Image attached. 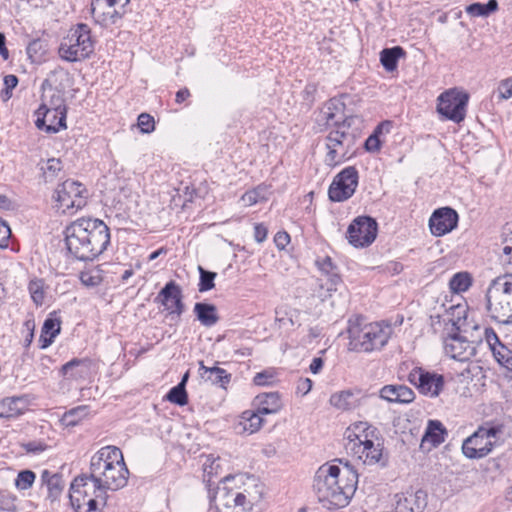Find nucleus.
Segmentation results:
<instances>
[{
    "instance_id": "nucleus-1",
    "label": "nucleus",
    "mask_w": 512,
    "mask_h": 512,
    "mask_svg": "<svg viewBox=\"0 0 512 512\" xmlns=\"http://www.w3.org/2000/svg\"><path fill=\"white\" fill-rule=\"evenodd\" d=\"M358 483V474L346 466L322 465L316 472L314 488L324 508H342L348 505Z\"/></svg>"
},
{
    "instance_id": "nucleus-56",
    "label": "nucleus",
    "mask_w": 512,
    "mask_h": 512,
    "mask_svg": "<svg viewBox=\"0 0 512 512\" xmlns=\"http://www.w3.org/2000/svg\"><path fill=\"white\" fill-rule=\"evenodd\" d=\"M15 499L12 495H0V511H15Z\"/></svg>"
},
{
    "instance_id": "nucleus-63",
    "label": "nucleus",
    "mask_w": 512,
    "mask_h": 512,
    "mask_svg": "<svg viewBox=\"0 0 512 512\" xmlns=\"http://www.w3.org/2000/svg\"><path fill=\"white\" fill-rule=\"evenodd\" d=\"M254 237L257 242H263L267 237V228L263 224L255 225Z\"/></svg>"
},
{
    "instance_id": "nucleus-59",
    "label": "nucleus",
    "mask_w": 512,
    "mask_h": 512,
    "mask_svg": "<svg viewBox=\"0 0 512 512\" xmlns=\"http://www.w3.org/2000/svg\"><path fill=\"white\" fill-rule=\"evenodd\" d=\"M99 395V386H83L80 389V396L86 399H96Z\"/></svg>"
},
{
    "instance_id": "nucleus-60",
    "label": "nucleus",
    "mask_w": 512,
    "mask_h": 512,
    "mask_svg": "<svg viewBox=\"0 0 512 512\" xmlns=\"http://www.w3.org/2000/svg\"><path fill=\"white\" fill-rule=\"evenodd\" d=\"M274 242L279 249H284L290 242V236L285 231H279L274 237Z\"/></svg>"
},
{
    "instance_id": "nucleus-38",
    "label": "nucleus",
    "mask_w": 512,
    "mask_h": 512,
    "mask_svg": "<svg viewBox=\"0 0 512 512\" xmlns=\"http://www.w3.org/2000/svg\"><path fill=\"white\" fill-rule=\"evenodd\" d=\"M200 370H203L201 373V377L204 381H210L212 383H218V382H230L231 381V375L228 374L224 369L219 367H213V368H206L202 366Z\"/></svg>"
},
{
    "instance_id": "nucleus-54",
    "label": "nucleus",
    "mask_w": 512,
    "mask_h": 512,
    "mask_svg": "<svg viewBox=\"0 0 512 512\" xmlns=\"http://www.w3.org/2000/svg\"><path fill=\"white\" fill-rule=\"evenodd\" d=\"M138 126L143 133H151L154 130V119L146 113H142L138 117Z\"/></svg>"
},
{
    "instance_id": "nucleus-31",
    "label": "nucleus",
    "mask_w": 512,
    "mask_h": 512,
    "mask_svg": "<svg viewBox=\"0 0 512 512\" xmlns=\"http://www.w3.org/2000/svg\"><path fill=\"white\" fill-rule=\"evenodd\" d=\"M194 313L200 323L207 327L215 325L219 320L217 309L212 304L198 302L194 306Z\"/></svg>"
},
{
    "instance_id": "nucleus-22",
    "label": "nucleus",
    "mask_w": 512,
    "mask_h": 512,
    "mask_svg": "<svg viewBox=\"0 0 512 512\" xmlns=\"http://www.w3.org/2000/svg\"><path fill=\"white\" fill-rule=\"evenodd\" d=\"M158 298L171 314L181 315L184 311L181 288L174 282H168L159 292Z\"/></svg>"
},
{
    "instance_id": "nucleus-16",
    "label": "nucleus",
    "mask_w": 512,
    "mask_h": 512,
    "mask_svg": "<svg viewBox=\"0 0 512 512\" xmlns=\"http://www.w3.org/2000/svg\"><path fill=\"white\" fill-rule=\"evenodd\" d=\"M344 109L345 104L340 99L332 98L323 105L316 121L319 125L344 129L346 122Z\"/></svg>"
},
{
    "instance_id": "nucleus-32",
    "label": "nucleus",
    "mask_w": 512,
    "mask_h": 512,
    "mask_svg": "<svg viewBox=\"0 0 512 512\" xmlns=\"http://www.w3.org/2000/svg\"><path fill=\"white\" fill-rule=\"evenodd\" d=\"M502 235L506 243L512 242V223L504 226ZM499 260L506 274H512V245L506 244L503 247Z\"/></svg>"
},
{
    "instance_id": "nucleus-47",
    "label": "nucleus",
    "mask_w": 512,
    "mask_h": 512,
    "mask_svg": "<svg viewBox=\"0 0 512 512\" xmlns=\"http://www.w3.org/2000/svg\"><path fill=\"white\" fill-rule=\"evenodd\" d=\"M64 488V483L62 476L59 474H53L51 479L48 481V497L51 500H56L62 493Z\"/></svg>"
},
{
    "instance_id": "nucleus-61",
    "label": "nucleus",
    "mask_w": 512,
    "mask_h": 512,
    "mask_svg": "<svg viewBox=\"0 0 512 512\" xmlns=\"http://www.w3.org/2000/svg\"><path fill=\"white\" fill-rule=\"evenodd\" d=\"M421 394L430 395L431 397H437L443 386H416Z\"/></svg>"
},
{
    "instance_id": "nucleus-43",
    "label": "nucleus",
    "mask_w": 512,
    "mask_h": 512,
    "mask_svg": "<svg viewBox=\"0 0 512 512\" xmlns=\"http://www.w3.org/2000/svg\"><path fill=\"white\" fill-rule=\"evenodd\" d=\"M480 330L482 331V342H486L487 346L489 347L490 350H492L497 360L501 362L502 359H504V355H502L500 351H497L496 345H499L501 348L503 347L500 345L496 333L492 329L488 328L480 327Z\"/></svg>"
},
{
    "instance_id": "nucleus-2",
    "label": "nucleus",
    "mask_w": 512,
    "mask_h": 512,
    "mask_svg": "<svg viewBox=\"0 0 512 512\" xmlns=\"http://www.w3.org/2000/svg\"><path fill=\"white\" fill-rule=\"evenodd\" d=\"M109 242V228L99 219L81 218L65 230L67 250L81 261L94 260L103 253Z\"/></svg>"
},
{
    "instance_id": "nucleus-52",
    "label": "nucleus",
    "mask_w": 512,
    "mask_h": 512,
    "mask_svg": "<svg viewBox=\"0 0 512 512\" xmlns=\"http://www.w3.org/2000/svg\"><path fill=\"white\" fill-rule=\"evenodd\" d=\"M276 371L273 368L257 373L254 377V384H272L275 381ZM279 381V379H276Z\"/></svg>"
},
{
    "instance_id": "nucleus-34",
    "label": "nucleus",
    "mask_w": 512,
    "mask_h": 512,
    "mask_svg": "<svg viewBox=\"0 0 512 512\" xmlns=\"http://www.w3.org/2000/svg\"><path fill=\"white\" fill-rule=\"evenodd\" d=\"M60 332V321L56 318H48L45 320L42 327V334L40 340L43 342L42 348L48 347L53 339Z\"/></svg>"
},
{
    "instance_id": "nucleus-20",
    "label": "nucleus",
    "mask_w": 512,
    "mask_h": 512,
    "mask_svg": "<svg viewBox=\"0 0 512 512\" xmlns=\"http://www.w3.org/2000/svg\"><path fill=\"white\" fill-rule=\"evenodd\" d=\"M316 264L319 270L322 272L324 278H321L320 288L325 291L327 294L320 292L319 297L323 300L327 297V295L331 296L332 292L337 291V286L341 283V278L337 272V268L332 263L330 257H324L316 261Z\"/></svg>"
},
{
    "instance_id": "nucleus-48",
    "label": "nucleus",
    "mask_w": 512,
    "mask_h": 512,
    "mask_svg": "<svg viewBox=\"0 0 512 512\" xmlns=\"http://www.w3.org/2000/svg\"><path fill=\"white\" fill-rule=\"evenodd\" d=\"M80 280L87 287H95L102 282V277L98 270L92 269L81 272Z\"/></svg>"
},
{
    "instance_id": "nucleus-45",
    "label": "nucleus",
    "mask_w": 512,
    "mask_h": 512,
    "mask_svg": "<svg viewBox=\"0 0 512 512\" xmlns=\"http://www.w3.org/2000/svg\"><path fill=\"white\" fill-rule=\"evenodd\" d=\"M186 386H173L166 394L165 399L179 406H184L188 402Z\"/></svg>"
},
{
    "instance_id": "nucleus-17",
    "label": "nucleus",
    "mask_w": 512,
    "mask_h": 512,
    "mask_svg": "<svg viewBox=\"0 0 512 512\" xmlns=\"http://www.w3.org/2000/svg\"><path fill=\"white\" fill-rule=\"evenodd\" d=\"M375 432L376 429L368 422L358 421L351 424L344 433L346 451L351 453L355 451L358 446L367 444L368 441L375 437Z\"/></svg>"
},
{
    "instance_id": "nucleus-44",
    "label": "nucleus",
    "mask_w": 512,
    "mask_h": 512,
    "mask_svg": "<svg viewBox=\"0 0 512 512\" xmlns=\"http://www.w3.org/2000/svg\"><path fill=\"white\" fill-rule=\"evenodd\" d=\"M449 285L453 292H464L471 286V278L468 273L460 272L451 278Z\"/></svg>"
},
{
    "instance_id": "nucleus-6",
    "label": "nucleus",
    "mask_w": 512,
    "mask_h": 512,
    "mask_svg": "<svg viewBox=\"0 0 512 512\" xmlns=\"http://www.w3.org/2000/svg\"><path fill=\"white\" fill-rule=\"evenodd\" d=\"M489 317L502 324L512 323V274L498 276L486 292Z\"/></svg>"
},
{
    "instance_id": "nucleus-28",
    "label": "nucleus",
    "mask_w": 512,
    "mask_h": 512,
    "mask_svg": "<svg viewBox=\"0 0 512 512\" xmlns=\"http://www.w3.org/2000/svg\"><path fill=\"white\" fill-rule=\"evenodd\" d=\"M373 439L374 438L368 441L367 444L358 446L355 451L351 452L352 455L356 456L359 460L367 465L378 463L382 457L381 444L379 442L375 444Z\"/></svg>"
},
{
    "instance_id": "nucleus-12",
    "label": "nucleus",
    "mask_w": 512,
    "mask_h": 512,
    "mask_svg": "<svg viewBox=\"0 0 512 512\" xmlns=\"http://www.w3.org/2000/svg\"><path fill=\"white\" fill-rule=\"evenodd\" d=\"M469 95L456 88L443 92L438 97L437 111L445 118L460 123L466 116Z\"/></svg>"
},
{
    "instance_id": "nucleus-26",
    "label": "nucleus",
    "mask_w": 512,
    "mask_h": 512,
    "mask_svg": "<svg viewBox=\"0 0 512 512\" xmlns=\"http://www.w3.org/2000/svg\"><path fill=\"white\" fill-rule=\"evenodd\" d=\"M263 414L259 413V410H246L244 411L235 425L237 433L253 434L260 430L263 425Z\"/></svg>"
},
{
    "instance_id": "nucleus-51",
    "label": "nucleus",
    "mask_w": 512,
    "mask_h": 512,
    "mask_svg": "<svg viewBox=\"0 0 512 512\" xmlns=\"http://www.w3.org/2000/svg\"><path fill=\"white\" fill-rule=\"evenodd\" d=\"M35 480V473L30 470L19 472L15 484L18 489L26 490L32 486Z\"/></svg>"
},
{
    "instance_id": "nucleus-10",
    "label": "nucleus",
    "mask_w": 512,
    "mask_h": 512,
    "mask_svg": "<svg viewBox=\"0 0 512 512\" xmlns=\"http://www.w3.org/2000/svg\"><path fill=\"white\" fill-rule=\"evenodd\" d=\"M354 136L344 129H334L326 137L325 163L336 166L349 159L354 153Z\"/></svg>"
},
{
    "instance_id": "nucleus-42",
    "label": "nucleus",
    "mask_w": 512,
    "mask_h": 512,
    "mask_svg": "<svg viewBox=\"0 0 512 512\" xmlns=\"http://www.w3.org/2000/svg\"><path fill=\"white\" fill-rule=\"evenodd\" d=\"M28 290L30 292L33 302L37 306H40L44 303L46 289H45V283L42 279L31 280L29 283V286H28Z\"/></svg>"
},
{
    "instance_id": "nucleus-29",
    "label": "nucleus",
    "mask_w": 512,
    "mask_h": 512,
    "mask_svg": "<svg viewBox=\"0 0 512 512\" xmlns=\"http://www.w3.org/2000/svg\"><path fill=\"white\" fill-rule=\"evenodd\" d=\"M254 406L263 415L276 413L282 407V401L278 392L263 393L256 396Z\"/></svg>"
},
{
    "instance_id": "nucleus-50",
    "label": "nucleus",
    "mask_w": 512,
    "mask_h": 512,
    "mask_svg": "<svg viewBox=\"0 0 512 512\" xmlns=\"http://www.w3.org/2000/svg\"><path fill=\"white\" fill-rule=\"evenodd\" d=\"M41 106H46L48 110L66 112L64 99L57 92H53V94L50 96L49 101H46V97L44 96L43 103L41 104Z\"/></svg>"
},
{
    "instance_id": "nucleus-46",
    "label": "nucleus",
    "mask_w": 512,
    "mask_h": 512,
    "mask_svg": "<svg viewBox=\"0 0 512 512\" xmlns=\"http://www.w3.org/2000/svg\"><path fill=\"white\" fill-rule=\"evenodd\" d=\"M62 169V164L59 159L51 158L48 159L45 165L41 167L45 182L53 181L57 176L58 172Z\"/></svg>"
},
{
    "instance_id": "nucleus-11",
    "label": "nucleus",
    "mask_w": 512,
    "mask_h": 512,
    "mask_svg": "<svg viewBox=\"0 0 512 512\" xmlns=\"http://www.w3.org/2000/svg\"><path fill=\"white\" fill-rule=\"evenodd\" d=\"M470 371L463 370L459 376L461 379L455 380L447 378L443 374L434 371H428L421 367H411L408 364L400 366L398 371V379L400 381H408L410 384H443L444 382H468L470 381Z\"/></svg>"
},
{
    "instance_id": "nucleus-15",
    "label": "nucleus",
    "mask_w": 512,
    "mask_h": 512,
    "mask_svg": "<svg viewBox=\"0 0 512 512\" xmlns=\"http://www.w3.org/2000/svg\"><path fill=\"white\" fill-rule=\"evenodd\" d=\"M377 223L370 217H358L348 227L347 237L355 247L370 245L376 238Z\"/></svg>"
},
{
    "instance_id": "nucleus-18",
    "label": "nucleus",
    "mask_w": 512,
    "mask_h": 512,
    "mask_svg": "<svg viewBox=\"0 0 512 512\" xmlns=\"http://www.w3.org/2000/svg\"><path fill=\"white\" fill-rule=\"evenodd\" d=\"M458 223V214L450 207L435 210L429 219L430 231L440 237L451 232Z\"/></svg>"
},
{
    "instance_id": "nucleus-25",
    "label": "nucleus",
    "mask_w": 512,
    "mask_h": 512,
    "mask_svg": "<svg viewBox=\"0 0 512 512\" xmlns=\"http://www.w3.org/2000/svg\"><path fill=\"white\" fill-rule=\"evenodd\" d=\"M88 480H90L89 475H81L76 477L70 486V503L75 511L78 509H83L85 506V502L89 497H93L88 489Z\"/></svg>"
},
{
    "instance_id": "nucleus-57",
    "label": "nucleus",
    "mask_w": 512,
    "mask_h": 512,
    "mask_svg": "<svg viewBox=\"0 0 512 512\" xmlns=\"http://www.w3.org/2000/svg\"><path fill=\"white\" fill-rule=\"evenodd\" d=\"M23 446L28 453L33 454H39L47 448V445L40 441H30Z\"/></svg>"
},
{
    "instance_id": "nucleus-7",
    "label": "nucleus",
    "mask_w": 512,
    "mask_h": 512,
    "mask_svg": "<svg viewBox=\"0 0 512 512\" xmlns=\"http://www.w3.org/2000/svg\"><path fill=\"white\" fill-rule=\"evenodd\" d=\"M94 50L90 29L86 24H79L69 30L59 47L62 59L75 62L88 57Z\"/></svg>"
},
{
    "instance_id": "nucleus-33",
    "label": "nucleus",
    "mask_w": 512,
    "mask_h": 512,
    "mask_svg": "<svg viewBox=\"0 0 512 512\" xmlns=\"http://www.w3.org/2000/svg\"><path fill=\"white\" fill-rule=\"evenodd\" d=\"M89 370V363L83 360H72L62 366V373L64 375H70L68 380L77 381L83 377Z\"/></svg>"
},
{
    "instance_id": "nucleus-36",
    "label": "nucleus",
    "mask_w": 512,
    "mask_h": 512,
    "mask_svg": "<svg viewBox=\"0 0 512 512\" xmlns=\"http://www.w3.org/2000/svg\"><path fill=\"white\" fill-rule=\"evenodd\" d=\"M404 51L401 47L386 48L380 53V61L387 71H394L397 67L398 59Z\"/></svg>"
},
{
    "instance_id": "nucleus-53",
    "label": "nucleus",
    "mask_w": 512,
    "mask_h": 512,
    "mask_svg": "<svg viewBox=\"0 0 512 512\" xmlns=\"http://www.w3.org/2000/svg\"><path fill=\"white\" fill-rule=\"evenodd\" d=\"M497 93L500 100L512 98V78L501 81L497 88Z\"/></svg>"
},
{
    "instance_id": "nucleus-64",
    "label": "nucleus",
    "mask_w": 512,
    "mask_h": 512,
    "mask_svg": "<svg viewBox=\"0 0 512 512\" xmlns=\"http://www.w3.org/2000/svg\"><path fill=\"white\" fill-rule=\"evenodd\" d=\"M18 84V78L15 75H6L4 77V85L7 89H13Z\"/></svg>"
},
{
    "instance_id": "nucleus-21",
    "label": "nucleus",
    "mask_w": 512,
    "mask_h": 512,
    "mask_svg": "<svg viewBox=\"0 0 512 512\" xmlns=\"http://www.w3.org/2000/svg\"><path fill=\"white\" fill-rule=\"evenodd\" d=\"M36 126L45 129L49 133H56L66 127V112L48 110L46 106H40L36 111Z\"/></svg>"
},
{
    "instance_id": "nucleus-5",
    "label": "nucleus",
    "mask_w": 512,
    "mask_h": 512,
    "mask_svg": "<svg viewBox=\"0 0 512 512\" xmlns=\"http://www.w3.org/2000/svg\"><path fill=\"white\" fill-rule=\"evenodd\" d=\"M349 349L357 352H371L384 347L391 334L392 327L384 322H367L357 316L348 322Z\"/></svg>"
},
{
    "instance_id": "nucleus-30",
    "label": "nucleus",
    "mask_w": 512,
    "mask_h": 512,
    "mask_svg": "<svg viewBox=\"0 0 512 512\" xmlns=\"http://www.w3.org/2000/svg\"><path fill=\"white\" fill-rule=\"evenodd\" d=\"M242 498L243 493L228 490L226 487H223L218 488L215 500L219 512H235V507L238 505L236 502Z\"/></svg>"
},
{
    "instance_id": "nucleus-58",
    "label": "nucleus",
    "mask_w": 512,
    "mask_h": 512,
    "mask_svg": "<svg viewBox=\"0 0 512 512\" xmlns=\"http://www.w3.org/2000/svg\"><path fill=\"white\" fill-rule=\"evenodd\" d=\"M11 236V230L9 226L0 220V247H7L8 241Z\"/></svg>"
},
{
    "instance_id": "nucleus-23",
    "label": "nucleus",
    "mask_w": 512,
    "mask_h": 512,
    "mask_svg": "<svg viewBox=\"0 0 512 512\" xmlns=\"http://www.w3.org/2000/svg\"><path fill=\"white\" fill-rule=\"evenodd\" d=\"M446 435L447 430L439 420H429L421 439V450L430 452L445 441Z\"/></svg>"
},
{
    "instance_id": "nucleus-4",
    "label": "nucleus",
    "mask_w": 512,
    "mask_h": 512,
    "mask_svg": "<svg viewBox=\"0 0 512 512\" xmlns=\"http://www.w3.org/2000/svg\"><path fill=\"white\" fill-rule=\"evenodd\" d=\"M454 311L458 317L451 319L453 332L444 340V351L451 358L464 362L473 357L478 345L482 344V331L480 326L467 321L466 309L456 306Z\"/></svg>"
},
{
    "instance_id": "nucleus-9",
    "label": "nucleus",
    "mask_w": 512,
    "mask_h": 512,
    "mask_svg": "<svg viewBox=\"0 0 512 512\" xmlns=\"http://www.w3.org/2000/svg\"><path fill=\"white\" fill-rule=\"evenodd\" d=\"M53 199L54 207L64 214H73L86 205L87 190L73 180H66L56 188Z\"/></svg>"
},
{
    "instance_id": "nucleus-13",
    "label": "nucleus",
    "mask_w": 512,
    "mask_h": 512,
    "mask_svg": "<svg viewBox=\"0 0 512 512\" xmlns=\"http://www.w3.org/2000/svg\"><path fill=\"white\" fill-rule=\"evenodd\" d=\"M130 0H92L91 13L96 23L108 27L117 24Z\"/></svg>"
},
{
    "instance_id": "nucleus-3",
    "label": "nucleus",
    "mask_w": 512,
    "mask_h": 512,
    "mask_svg": "<svg viewBox=\"0 0 512 512\" xmlns=\"http://www.w3.org/2000/svg\"><path fill=\"white\" fill-rule=\"evenodd\" d=\"M128 475L122 451L116 446L103 447L91 458L89 476L94 492L106 493L123 488Z\"/></svg>"
},
{
    "instance_id": "nucleus-14",
    "label": "nucleus",
    "mask_w": 512,
    "mask_h": 512,
    "mask_svg": "<svg viewBox=\"0 0 512 512\" xmlns=\"http://www.w3.org/2000/svg\"><path fill=\"white\" fill-rule=\"evenodd\" d=\"M358 185V172L355 167H347L336 175L329 188V198L341 202L350 198Z\"/></svg>"
},
{
    "instance_id": "nucleus-24",
    "label": "nucleus",
    "mask_w": 512,
    "mask_h": 512,
    "mask_svg": "<svg viewBox=\"0 0 512 512\" xmlns=\"http://www.w3.org/2000/svg\"><path fill=\"white\" fill-rule=\"evenodd\" d=\"M32 403L30 395L6 397L0 401V418H14L22 415Z\"/></svg>"
},
{
    "instance_id": "nucleus-62",
    "label": "nucleus",
    "mask_w": 512,
    "mask_h": 512,
    "mask_svg": "<svg viewBox=\"0 0 512 512\" xmlns=\"http://www.w3.org/2000/svg\"><path fill=\"white\" fill-rule=\"evenodd\" d=\"M238 504L235 507V512H248L252 509V502L250 500H247L246 495L243 494V498L236 502Z\"/></svg>"
},
{
    "instance_id": "nucleus-49",
    "label": "nucleus",
    "mask_w": 512,
    "mask_h": 512,
    "mask_svg": "<svg viewBox=\"0 0 512 512\" xmlns=\"http://www.w3.org/2000/svg\"><path fill=\"white\" fill-rule=\"evenodd\" d=\"M200 272V282H199V291L205 292L211 290L214 287V280L216 277L215 272L206 271L201 266H199Z\"/></svg>"
},
{
    "instance_id": "nucleus-41",
    "label": "nucleus",
    "mask_w": 512,
    "mask_h": 512,
    "mask_svg": "<svg viewBox=\"0 0 512 512\" xmlns=\"http://www.w3.org/2000/svg\"><path fill=\"white\" fill-rule=\"evenodd\" d=\"M269 191L265 186H258L257 188L246 192L242 197L241 201L245 206H252L258 202L267 200Z\"/></svg>"
},
{
    "instance_id": "nucleus-27",
    "label": "nucleus",
    "mask_w": 512,
    "mask_h": 512,
    "mask_svg": "<svg viewBox=\"0 0 512 512\" xmlns=\"http://www.w3.org/2000/svg\"><path fill=\"white\" fill-rule=\"evenodd\" d=\"M380 397L391 403L408 404L415 399V394L409 386H383Z\"/></svg>"
},
{
    "instance_id": "nucleus-39",
    "label": "nucleus",
    "mask_w": 512,
    "mask_h": 512,
    "mask_svg": "<svg viewBox=\"0 0 512 512\" xmlns=\"http://www.w3.org/2000/svg\"><path fill=\"white\" fill-rule=\"evenodd\" d=\"M86 417V407L78 406L65 412L60 419L64 427H74Z\"/></svg>"
},
{
    "instance_id": "nucleus-40",
    "label": "nucleus",
    "mask_w": 512,
    "mask_h": 512,
    "mask_svg": "<svg viewBox=\"0 0 512 512\" xmlns=\"http://www.w3.org/2000/svg\"><path fill=\"white\" fill-rule=\"evenodd\" d=\"M390 122H384L377 126L374 133L370 135L367 140L365 141V148L369 152H377L379 151L381 147V140L379 138L380 134L385 131L386 133L389 132L390 129Z\"/></svg>"
},
{
    "instance_id": "nucleus-55",
    "label": "nucleus",
    "mask_w": 512,
    "mask_h": 512,
    "mask_svg": "<svg viewBox=\"0 0 512 512\" xmlns=\"http://www.w3.org/2000/svg\"><path fill=\"white\" fill-rule=\"evenodd\" d=\"M94 496L89 497L85 502V506L83 509H78L76 512H98V502L96 498H101L105 493L94 492Z\"/></svg>"
},
{
    "instance_id": "nucleus-35",
    "label": "nucleus",
    "mask_w": 512,
    "mask_h": 512,
    "mask_svg": "<svg viewBox=\"0 0 512 512\" xmlns=\"http://www.w3.org/2000/svg\"><path fill=\"white\" fill-rule=\"evenodd\" d=\"M357 397L351 390H343L340 393H335L330 398V403L342 410H348L355 406Z\"/></svg>"
},
{
    "instance_id": "nucleus-8",
    "label": "nucleus",
    "mask_w": 512,
    "mask_h": 512,
    "mask_svg": "<svg viewBox=\"0 0 512 512\" xmlns=\"http://www.w3.org/2000/svg\"><path fill=\"white\" fill-rule=\"evenodd\" d=\"M502 432L500 426H481L462 444L463 454L470 459L487 456L497 444L498 435Z\"/></svg>"
},
{
    "instance_id": "nucleus-37",
    "label": "nucleus",
    "mask_w": 512,
    "mask_h": 512,
    "mask_svg": "<svg viewBox=\"0 0 512 512\" xmlns=\"http://www.w3.org/2000/svg\"><path fill=\"white\" fill-rule=\"evenodd\" d=\"M498 8L496 0H489L488 3H473L466 7V13L472 17H487Z\"/></svg>"
},
{
    "instance_id": "nucleus-19",
    "label": "nucleus",
    "mask_w": 512,
    "mask_h": 512,
    "mask_svg": "<svg viewBox=\"0 0 512 512\" xmlns=\"http://www.w3.org/2000/svg\"><path fill=\"white\" fill-rule=\"evenodd\" d=\"M396 512H423L427 506V493L421 489L395 495Z\"/></svg>"
}]
</instances>
